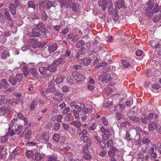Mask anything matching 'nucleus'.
<instances>
[{
  "label": "nucleus",
  "instance_id": "nucleus-1",
  "mask_svg": "<svg viewBox=\"0 0 161 161\" xmlns=\"http://www.w3.org/2000/svg\"><path fill=\"white\" fill-rule=\"evenodd\" d=\"M18 119L17 118L13 119L10 121V125L12 126V129L15 130V134H19L22 130L21 126H18L17 124Z\"/></svg>",
  "mask_w": 161,
  "mask_h": 161
},
{
  "label": "nucleus",
  "instance_id": "nucleus-2",
  "mask_svg": "<svg viewBox=\"0 0 161 161\" xmlns=\"http://www.w3.org/2000/svg\"><path fill=\"white\" fill-rule=\"evenodd\" d=\"M61 7L64 9H67L68 8H71L72 4V0H58Z\"/></svg>",
  "mask_w": 161,
  "mask_h": 161
},
{
  "label": "nucleus",
  "instance_id": "nucleus-3",
  "mask_svg": "<svg viewBox=\"0 0 161 161\" xmlns=\"http://www.w3.org/2000/svg\"><path fill=\"white\" fill-rule=\"evenodd\" d=\"M64 94L59 91H55L54 93L53 98L58 101L61 102L63 100Z\"/></svg>",
  "mask_w": 161,
  "mask_h": 161
},
{
  "label": "nucleus",
  "instance_id": "nucleus-4",
  "mask_svg": "<svg viewBox=\"0 0 161 161\" xmlns=\"http://www.w3.org/2000/svg\"><path fill=\"white\" fill-rule=\"evenodd\" d=\"M72 75L73 78L77 81H80L85 79V77L83 75L78 72H73Z\"/></svg>",
  "mask_w": 161,
  "mask_h": 161
},
{
  "label": "nucleus",
  "instance_id": "nucleus-5",
  "mask_svg": "<svg viewBox=\"0 0 161 161\" xmlns=\"http://www.w3.org/2000/svg\"><path fill=\"white\" fill-rule=\"evenodd\" d=\"M31 131L30 130L28 127H26L21 137H23V135H25V138L27 140H30L31 137Z\"/></svg>",
  "mask_w": 161,
  "mask_h": 161
},
{
  "label": "nucleus",
  "instance_id": "nucleus-6",
  "mask_svg": "<svg viewBox=\"0 0 161 161\" xmlns=\"http://www.w3.org/2000/svg\"><path fill=\"white\" fill-rule=\"evenodd\" d=\"M98 79L99 80L102 81L103 83L106 82L107 81L111 80L109 78V75H105V74L100 75Z\"/></svg>",
  "mask_w": 161,
  "mask_h": 161
},
{
  "label": "nucleus",
  "instance_id": "nucleus-7",
  "mask_svg": "<svg viewBox=\"0 0 161 161\" xmlns=\"http://www.w3.org/2000/svg\"><path fill=\"white\" fill-rule=\"evenodd\" d=\"M45 64L43 63H40L38 64L40 67L39 69L40 72L41 74L43 75L45 74L48 70L47 67L44 66V65Z\"/></svg>",
  "mask_w": 161,
  "mask_h": 161
},
{
  "label": "nucleus",
  "instance_id": "nucleus-8",
  "mask_svg": "<svg viewBox=\"0 0 161 161\" xmlns=\"http://www.w3.org/2000/svg\"><path fill=\"white\" fill-rule=\"evenodd\" d=\"M10 112L9 109L6 107L0 108V116H6Z\"/></svg>",
  "mask_w": 161,
  "mask_h": 161
},
{
  "label": "nucleus",
  "instance_id": "nucleus-9",
  "mask_svg": "<svg viewBox=\"0 0 161 161\" xmlns=\"http://www.w3.org/2000/svg\"><path fill=\"white\" fill-rule=\"evenodd\" d=\"M107 3V0H99L98 6L101 7L103 11H104L106 9Z\"/></svg>",
  "mask_w": 161,
  "mask_h": 161
},
{
  "label": "nucleus",
  "instance_id": "nucleus-10",
  "mask_svg": "<svg viewBox=\"0 0 161 161\" xmlns=\"http://www.w3.org/2000/svg\"><path fill=\"white\" fill-rule=\"evenodd\" d=\"M118 150V149L115 147H112L110 148L108 151V156H114L116 153L117 152Z\"/></svg>",
  "mask_w": 161,
  "mask_h": 161
},
{
  "label": "nucleus",
  "instance_id": "nucleus-11",
  "mask_svg": "<svg viewBox=\"0 0 161 161\" xmlns=\"http://www.w3.org/2000/svg\"><path fill=\"white\" fill-rule=\"evenodd\" d=\"M37 137L39 139H43L44 141H47L49 140L48 134L47 132L38 135Z\"/></svg>",
  "mask_w": 161,
  "mask_h": 161
},
{
  "label": "nucleus",
  "instance_id": "nucleus-12",
  "mask_svg": "<svg viewBox=\"0 0 161 161\" xmlns=\"http://www.w3.org/2000/svg\"><path fill=\"white\" fill-rule=\"evenodd\" d=\"M41 31V30L38 29V28L34 27L33 28L32 30V36L35 37L39 36L40 35Z\"/></svg>",
  "mask_w": 161,
  "mask_h": 161
},
{
  "label": "nucleus",
  "instance_id": "nucleus-13",
  "mask_svg": "<svg viewBox=\"0 0 161 161\" xmlns=\"http://www.w3.org/2000/svg\"><path fill=\"white\" fill-rule=\"evenodd\" d=\"M155 147L152 146V147L148 149V153L151 157L154 158H156L157 156V154L154 151Z\"/></svg>",
  "mask_w": 161,
  "mask_h": 161
},
{
  "label": "nucleus",
  "instance_id": "nucleus-14",
  "mask_svg": "<svg viewBox=\"0 0 161 161\" xmlns=\"http://www.w3.org/2000/svg\"><path fill=\"white\" fill-rule=\"evenodd\" d=\"M78 136L82 139V137L86 136L87 134V132L86 130H83L81 131L80 128H79L77 130Z\"/></svg>",
  "mask_w": 161,
  "mask_h": 161
},
{
  "label": "nucleus",
  "instance_id": "nucleus-15",
  "mask_svg": "<svg viewBox=\"0 0 161 161\" xmlns=\"http://www.w3.org/2000/svg\"><path fill=\"white\" fill-rule=\"evenodd\" d=\"M65 62L64 59L62 58H58L57 60H55L53 61V64L55 65L56 67L61 64H63Z\"/></svg>",
  "mask_w": 161,
  "mask_h": 161
},
{
  "label": "nucleus",
  "instance_id": "nucleus-16",
  "mask_svg": "<svg viewBox=\"0 0 161 161\" xmlns=\"http://www.w3.org/2000/svg\"><path fill=\"white\" fill-rule=\"evenodd\" d=\"M57 46L54 44L50 45L48 47V50L50 53H52L55 51L57 48Z\"/></svg>",
  "mask_w": 161,
  "mask_h": 161
},
{
  "label": "nucleus",
  "instance_id": "nucleus-17",
  "mask_svg": "<svg viewBox=\"0 0 161 161\" xmlns=\"http://www.w3.org/2000/svg\"><path fill=\"white\" fill-rule=\"evenodd\" d=\"M115 110L119 112H123L125 110V106L122 104H118L115 107Z\"/></svg>",
  "mask_w": 161,
  "mask_h": 161
},
{
  "label": "nucleus",
  "instance_id": "nucleus-18",
  "mask_svg": "<svg viewBox=\"0 0 161 161\" xmlns=\"http://www.w3.org/2000/svg\"><path fill=\"white\" fill-rule=\"evenodd\" d=\"M44 155L42 153H41L39 152L36 153L35 154V159L36 161H40L44 157Z\"/></svg>",
  "mask_w": 161,
  "mask_h": 161
},
{
  "label": "nucleus",
  "instance_id": "nucleus-19",
  "mask_svg": "<svg viewBox=\"0 0 161 161\" xmlns=\"http://www.w3.org/2000/svg\"><path fill=\"white\" fill-rule=\"evenodd\" d=\"M10 11L11 13L14 15L16 14V8L15 6L13 3H11L10 4V6L9 7Z\"/></svg>",
  "mask_w": 161,
  "mask_h": 161
},
{
  "label": "nucleus",
  "instance_id": "nucleus-20",
  "mask_svg": "<svg viewBox=\"0 0 161 161\" xmlns=\"http://www.w3.org/2000/svg\"><path fill=\"white\" fill-rule=\"evenodd\" d=\"M1 86H0V88L3 87L4 88H6L9 86V84L7 82V80L5 79H3L1 80Z\"/></svg>",
  "mask_w": 161,
  "mask_h": 161
},
{
  "label": "nucleus",
  "instance_id": "nucleus-21",
  "mask_svg": "<svg viewBox=\"0 0 161 161\" xmlns=\"http://www.w3.org/2000/svg\"><path fill=\"white\" fill-rule=\"evenodd\" d=\"M30 71L32 76L34 77H36L38 76V70L36 68H33L30 70Z\"/></svg>",
  "mask_w": 161,
  "mask_h": 161
},
{
  "label": "nucleus",
  "instance_id": "nucleus-22",
  "mask_svg": "<svg viewBox=\"0 0 161 161\" xmlns=\"http://www.w3.org/2000/svg\"><path fill=\"white\" fill-rule=\"evenodd\" d=\"M7 102V100L5 98L3 95H0V105H5Z\"/></svg>",
  "mask_w": 161,
  "mask_h": 161
},
{
  "label": "nucleus",
  "instance_id": "nucleus-23",
  "mask_svg": "<svg viewBox=\"0 0 161 161\" xmlns=\"http://www.w3.org/2000/svg\"><path fill=\"white\" fill-rule=\"evenodd\" d=\"M148 127L150 130H153L155 129L156 127V124L155 122L151 121L149 123Z\"/></svg>",
  "mask_w": 161,
  "mask_h": 161
},
{
  "label": "nucleus",
  "instance_id": "nucleus-24",
  "mask_svg": "<svg viewBox=\"0 0 161 161\" xmlns=\"http://www.w3.org/2000/svg\"><path fill=\"white\" fill-rule=\"evenodd\" d=\"M17 117L19 119L23 120L25 125H27V119L23 116L22 114L21 113L18 114H17Z\"/></svg>",
  "mask_w": 161,
  "mask_h": 161
},
{
  "label": "nucleus",
  "instance_id": "nucleus-25",
  "mask_svg": "<svg viewBox=\"0 0 161 161\" xmlns=\"http://www.w3.org/2000/svg\"><path fill=\"white\" fill-rule=\"evenodd\" d=\"M47 67V69L50 71L52 72H54L56 71L57 70V67L53 63L50 66H48Z\"/></svg>",
  "mask_w": 161,
  "mask_h": 161
},
{
  "label": "nucleus",
  "instance_id": "nucleus-26",
  "mask_svg": "<svg viewBox=\"0 0 161 161\" xmlns=\"http://www.w3.org/2000/svg\"><path fill=\"white\" fill-rule=\"evenodd\" d=\"M20 98L16 97L13 99L9 100L8 102L12 104L13 103L17 104L19 103L20 100Z\"/></svg>",
  "mask_w": 161,
  "mask_h": 161
},
{
  "label": "nucleus",
  "instance_id": "nucleus-27",
  "mask_svg": "<svg viewBox=\"0 0 161 161\" xmlns=\"http://www.w3.org/2000/svg\"><path fill=\"white\" fill-rule=\"evenodd\" d=\"M64 77L61 75H58L55 79V81L57 84H59L63 80Z\"/></svg>",
  "mask_w": 161,
  "mask_h": 161
},
{
  "label": "nucleus",
  "instance_id": "nucleus-28",
  "mask_svg": "<svg viewBox=\"0 0 161 161\" xmlns=\"http://www.w3.org/2000/svg\"><path fill=\"white\" fill-rule=\"evenodd\" d=\"M9 82L13 86L15 85L17 83V80L16 78L13 76H11L10 77Z\"/></svg>",
  "mask_w": 161,
  "mask_h": 161
},
{
  "label": "nucleus",
  "instance_id": "nucleus-29",
  "mask_svg": "<svg viewBox=\"0 0 161 161\" xmlns=\"http://www.w3.org/2000/svg\"><path fill=\"white\" fill-rule=\"evenodd\" d=\"M9 126V130L7 133V135L11 136L15 134V132L14 131V130L12 129V126H10V124Z\"/></svg>",
  "mask_w": 161,
  "mask_h": 161
},
{
  "label": "nucleus",
  "instance_id": "nucleus-30",
  "mask_svg": "<svg viewBox=\"0 0 161 161\" xmlns=\"http://www.w3.org/2000/svg\"><path fill=\"white\" fill-rule=\"evenodd\" d=\"M152 90L155 92H157L158 89L160 88V85L156 84H152Z\"/></svg>",
  "mask_w": 161,
  "mask_h": 161
},
{
  "label": "nucleus",
  "instance_id": "nucleus-31",
  "mask_svg": "<svg viewBox=\"0 0 161 161\" xmlns=\"http://www.w3.org/2000/svg\"><path fill=\"white\" fill-rule=\"evenodd\" d=\"M70 124L75 126L77 128H79L82 125L80 122L77 121L72 122Z\"/></svg>",
  "mask_w": 161,
  "mask_h": 161
},
{
  "label": "nucleus",
  "instance_id": "nucleus-32",
  "mask_svg": "<svg viewBox=\"0 0 161 161\" xmlns=\"http://www.w3.org/2000/svg\"><path fill=\"white\" fill-rule=\"evenodd\" d=\"M122 64L124 68H128L131 65L129 61L124 60L122 61Z\"/></svg>",
  "mask_w": 161,
  "mask_h": 161
},
{
  "label": "nucleus",
  "instance_id": "nucleus-33",
  "mask_svg": "<svg viewBox=\"0 0 161 161\" xmlns=\"http://www.w3.org/2000/svg\"><path fill=\"white\" fill-rule=\"evenodd\" d=\"M63 116L61 114L56 115V116H53L52 118L53 119H56L57 121L58 122H62V119L63 118Z\"/></svg>",
  "mask_w": 161,
  "mask_h": 161
},
{
  "label": "nucleus",
  "instance_id": "nucleus-34",
  "mask_svg": "<svg viewBox=\"0 0 161 161\" xmlns=\"http://www.w3.org/2000/svg\"><path fill=\"white\" fill-rule=\"evenodd\" d=\"M82 63L86 66L89 64L91 62V60L89 58H86L82 60Z\"/></svg>",
  "mask_w": 161,
  "mask_h": 161
},
{
  "label": "nucleus",
  "instance_id": "nucleus-35",
  "mask_svg": "<svg viewBox=\"0 0 161 161\" xmlns=\"http://www.w3.org/2000/svg\"><path fill=\"white\" fill-rule=\"evenodd\" d=\"M124 6V1L123 0H118L117 3V8L120 9Z\"/></svg>",
  "mask_w": 161,
  "mask_h": 161
},
{
  "label": "nucleus",
  "instance_id": "nucleus-36",
  "mask_svg": "<svg viewBox=\"0 0 161 161\" xmlns=\"http://www.w3.org/2000/svg\"><path fill=\"white\" fill-rule=\"evenodd\" d=\"M142 143L145 145H148L151 143V140L148 138L145 137L143 139L142 141Z\"/></svg>",
  "mask_w": 161,
  "mask_h": 161
},
{
  "label": "nucleus",
  "instance_id": "nucleus-37",
  "mask_svg": "<svg viewBox=\"0 0 161 161\" xmlns=\"http://www.w3.org/2000/svg\"><path fill=\"white\" fill-rule=\"evenodd\" d=\"M147 118V115L145 114H142L141 117V121L144 123L146 124L148 122Z\"/></svg>",
  "mask_w": 161,
  "mask_h": 161
},
{
  "label": "nucleus",
  "instance_id": "nucleus-38",
  "mask_svg": "<svg viewBox=\"0 0 161 161\" xmlns=\"http://www.w3.org/2000/svg\"><path fill=\"white\" fill-rule=\"evenodd\" d=\"M64 25L62 23H61L59 25H57L53 26L54 29L57 31H59L60 29L61 28H63Z\"/></svg>",
  "mask_w": 161,
  "mask_h": 161
},
{
  "label": "nucleus",
  "instance_id": "nucleus-39",
  "mask_svg": "<svg viewBox=\"0 0 161 161\" xmlns=\"http://www.w3.org/2000/svg\"><path fill=\"white\" fill-rule=\"evenodd\" d=\"M20 151L21 150L20 147H17L13 151L12 154L14 156H16L20 153Z\"/></svg>",
  "mask_w": 161,
  "mask_h": 161
},
{
  "label": "nucleus",
  "instance_id": "nucleus-40",
  "mask_svg": "<svg viewBox=\"0 0 161 161\" xmlns=\"http://www.w3.org/2000/svg\"><path fill=\"white\" fill-rule=\"evenodd\" d=\"M46 0H44L40 3L39 8L41 9H46V4L45 3Z\"/></svg>",
  "mask_w": 161,
  "mask_h": 161
},
{
  "label": "nucleus",
  "instance_id": "nucleus-41",
  "mask_svg": "<svg viewBox=\"0 0 161 161\" xmlns=\"http://www.w3.org/2000/svg\"><path fill=\"white\" fill-rule=\"evenodd\" d=\"M55 90V87H51L50 86H48V88L45 91V92L46 93H48L50 92H53Z\"/></svg>",
  "mask_w": 161,
  "mask_h": 161
},
{
  "label": "nucleus",
  "instance_id": "nucleus-42",
  "mask_svg": "<svg viewBox=\"0 0 161 161\" xmlns=\"http://www.w3.org/2000/svg\"><path fill=\"white\" fill-rule=\"evenodd\" d=\"M130 119L133 121L134 122L138 123L140 121V118L136 116H132L129 117Z\"/></svg>",
  "mask_w": 161,
  "mask_h": 161
},
{
  "label": "nucleus",
  "instance_id": "nucleus-43",
  "mask_svg": "<svg viewBox=\"0 0 161 161\" xmlns=\"http://www.w3.org/2000/svg\"><path fill=\"white\" fill-rule=\"evenodd\" d=\"M37 102L36 101H34L32 102L30 106V108L31 110H34L37 105Z\"/></svg>",
  "mask_w": 161,
  "mask_h": 161
},
{
  "label": "nucleus",
  "instance_id": "nucleus-44",
  "mask_svg": "<svg viewBox=\"0 0 161 161\" xmlns=\"http://www.w3.org/2000/svg\"><path fill=\"white\" fill-rule=\"evenodd\" d=\"M82 138H83L82 140L84 142L87 143L89 145H91V140L89 139V137L87 136H86Z\"/></svg>",
  "mask_w": 161,
  "mask_h": 161
},
{
  "label": "nucleus",
  "instance_id": "nucleus-45",
  "mask_svg": "<svg viewBox=\"0 0 161 161\" xmlns=\"http://www.w3.org/2000/svg\"><path fill=\"white\" fill-rule=\"evenodd\" d=\"M23 73L25 77H26L29 74V71L26 66H24L23 68Z\"/></svg>",
  "mask_w": 161,
  "mask_h": 161
},
{
  "label": "nucleus",
  "instance_id": "nucleus-46",
  "mask_svg": "<svg viewBox=\"0 0 161 161\" xmlns=\"http://www.w3.org/2000/svg\"><path fill=\"white\" fill-rule=\"evenodd\" d=\"M53 139L56 142H58L60 139V136L59 134L55 133L53 136Z\"/></svg>",
  "mask_w": 161,
  "mask_h": 161
},
{
  "label": "nucleus",
  "instance_id": "nucleus-47",
  "mask_svg": "<svg viewBox=\"0 0 161 161\" xmlns=\"http://www.w3.org/2000/svg\"><path fill=\"white\" fill-rule=\"evenodd\" d=\"M83 158L86 160H89L92 158V157L90 154V152L87 153H85L83 155Z\"/></svg>",
  "mask_w": 161,
  "mask_h": 161
},
{
  "label": "nucleus",
  "instance_id": "nucleus-48",
  "mask_svg": "<svg viewBox=\"0 0 161 161\" xmlns=\"http://www.w3.org/2000/svg\"><path fill=\"white\" fill-rule=\"evenodd\" d=\"M152 146L155 147V149H158L159 151L161 149V142H158L156 144H153Z\"/></svg>",
  "mask_w": 161,
  "mask_h": 161
},
{
  "label": "nucleus",
  "instance_id": "nucleus-49",
  "mask_svg": "<svg viewBox=\"0 0 161 161\" xmlns=\"http://www.w3.org/2000/svg\"><path fill=\"white\" fill-rule=\"evenodd\" d=\"M9 56V54L8 52H4L2 53L1 55V58L3 59H5Z\"/></svg>",
  "mask_w": 161,
  "mask_h": 161
},
{
  "label": "nucleus",
  "instance_id": "nucleus-50",
  "mask_svg": "<svg viewBox=\"0 0 161 161\" xmlns=\"http://www.w3.org/2000/svg\"><path fill=\"white\" fill-rule=\"evenodd\" d=\"M60 123L58 122L55 123L54 124L53 129L55 130H57L60 128Z\"/></svg>",
  "mask_w": 161,
  "mask_h": 161
},
{
  "label": "nucleus",
  "instance_id": "nucleus-51",
  "mask_svg": "<svg viewBox=\"0 0 161 161\" xmlns=\"http://www.w3.org/2000/svg\"><path fill=\"white\" fill-rule=\"evenodd\" d=\"M85 43L84 41L82 40L78 41L76 43V46L78 48L80 47Z\"/></svg>",
  "mask_w": 161,
  "mask_h": 161
},
{
  "label": "nucleus",
  "instance_id": "nucleus-52",
  "mask_svg": "<svg viewBox=\"0 0 161 161\" xmlns=\"http://www.w3.org/2000/svg\"><path fill=\"white\" fill-rule=\"evenodd\" d=\"M16 78L17 79V81L20 82V81L22 80L23 75L22 74H19L16 75Z\"/></svg>",
  "mask_w": 161,
  "mask_h": 161
},
{
  "label": "nucleus",
  "instance_id": "nucleus-53",
  "mask_svg": "<svg viewBox=\"0 0 161 161\" xmlns=\"http://www.w3.org/2000/svg\"><path fill=\"white\" fill-rule=\"evenodd\" d=\"M26 153L27 157L28 158H31L34 154L33 152L30 150L26 151Z\"/></svg>",
  "mask_w": 161,
  "mask_h": 161
},
{
  "label": "nucleus",
  "instance_id": "nucleus-54",
  "mask_svg": "<svg viewBox=\"0 0 161 161\" xmlns=\"http://www.w3.org/2000/svg\"><path fill=\"white\" fill-rule=\"evenodd\" d=\"M51 75H45L41 78L42 79V80L45 82H46L48 81L49 78L51 77Z\"/></svg>",
  "mask_w": 161,
  "mask_h": 161
},
{
  "label": "nucleus",
  "instance_id": "nucleus-55",
  "mask_svg": "<svg viewBox=\"0 0 161 161\" xmlns=\"http://www.w3.org/2000/svg\"><path fill=\"white\" fill-rule=\"evenodd\" d=\"M129 132V131L126 133L125 137V140L127 141H130L132 139V137L131 136Z\"/></svg>",
  "mask_w": 161,
  "mask_h": 161
},
{
  "label": "nucleus",
  "instance_id": "nucleus-56",
  "mask_svg": "<svg viewBox=\"0 0 161 161\" xmlns=\"http://www.w3.org/2000/svg\"><path fill=\"white\" fill-rule=\"evenodd\" d=\"M29 8H31L35 9L36 7L35 3L32 1H30L28 4Z\"/></svg>",
  "mask_w": 161,
  "mask_h": 161
},
{
  "label": "nucleus",
  "instance_id": "nucleus-57",
  "mask_svg": "<svg viewBox=\"0 0 161 161\" xmlns=\"http://www.w3.org/2000/svg\"><path fill=\"white\" fill-rule=\"evenodd\" d=\"M42 18L43 20H46L47 19V16L45 11H43L42 14Z\"/></svg>",
  "mask_w": 161,
  "mask_h": 161
},
{
  "label": "nucleus",
  "instance_id": "nucleus-58",
  "mask_svg": "<svg viewBox=\"0 0 161 161\" xmlns=\"http://www.w3.org/2000/svg\"><path fill=\"white\" fill-rule=\"evenodd\" d=\"M113 105V102L112 101H108L104 104V106L106 108H109Z\"/></svg>",
  "mask_w": 161,
  "mask_h": 161
},
{
  "label": "nucleus",
  "instance_id": "nucleus-59",
  "mask_svg": "<svg viewBox=\"0 0 161 161\" xmlns=\"http://www.w3.org/2000/svg\"><path fill=\"white\" fill-rule=\"evenodd\" d=\"M123 116V115L119 113H116L115 115V118L118 120H119L121 118H122Z\"/></svg>",
  "mask_w": 161,
  "mask_h": 161
},
{
  "label": "nucleus",
  "instance_id": "nucleus-60",
  "mask_svg": "<svg viewBox=\"0 0 161 161\" xmlns=\"http://www.w3.org/2000/svg\"><path fill=\"white\" fill-rule=\"evenodd\" d=\"M71 115V114H67L64 118V121L65 122H68L69 121Z\"/></svg>",
  "mask_w": 161,
  "mask_h": 161
},
{
  "label": "nucleus",
  "instance_id": "nucleus-61",
  "mask_svg": "<svg viewBox=\"0 0 161 161\" xmlns=\"http://www.w3.org/2000/svg\"><path fill=\"white\" fill-rule=\"evenodd\" d=\"M77 5L75 3H72V4L71 5V8H72V10L74 11L75 12H76L77 11V8H76Z\"/></svg>",
  "mask_w": 161,
  "mask_h": 161
},
{
  "label": "nucleus",
  "instance_id": "nucleus-62",
  "mask_svg": "<svg viewBox=\"0 0 161 161\" xmlns=\"http://www.w3.org/2000/svg\"><path fill=\"white\" fill-rule=\"evenodd\" d=\"M53 6L51 3V2L49 1L47 2V4H46V7L47 8H46V9H49Z\"/></svg>",
  "mask_w": 161,
  "mask_h": 161
},
{
  "label": "nucleus",
  "instance_id": "nucleus-63",
  "mask_svg": "<svg viewBox=\"0 0 161 161\" xmlns=\"http://www.w3.org/2000/svg\"><path fill=\"white\" fill-rule=\"evenodd\" d=\"M36 28H38V29H40V30H42L41 29L42 28H44L42 27L43 26V24L42 22H40L38 24H36Z\"/></svg>",
  "mask_w": 161,
  "mask_h": 161
},
{
  "label": "nucleus",
  "instance_id": "nucleus-64",
  "mask_svg": "<svg viewBox=\"0 0 161 161\" xmlns=\"http://www.w3.org/2000/svg\"><path fill=\"white\" fill-rule=\"evenodd\" d=\"M159 6L158 4H156L154 7L153 11L155 13H157L158 12L159 9Z\"/></svg>",
  "mask_w": 161,
  "mask_h": 161
}]
</instances>
